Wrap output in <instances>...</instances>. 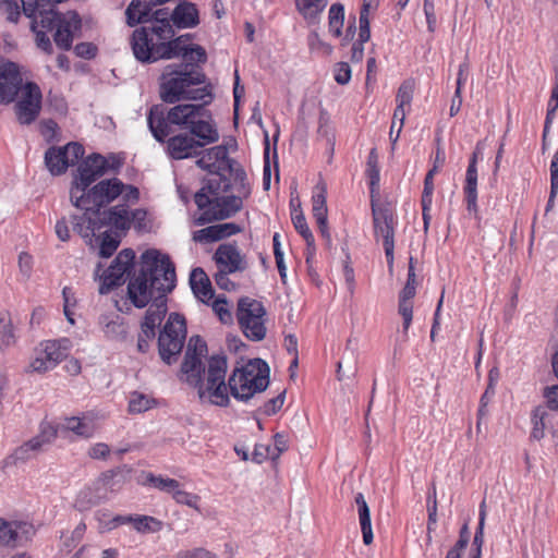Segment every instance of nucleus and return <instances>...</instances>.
<instances>
[{"label":"nucleus","mask_w":558,"mask_h":558,"mask_svg":"<svg viewBox=\"0 0 558 558\" xmlns=\"http://www.w3.org/2000/svg\"><path fill=\"white\" fill-rule=\"evenodd\" d=\"M151 8L142 0H132L125 11L126 22L130 26L140 23H149L134 31L131 47L136 60L145 63L174 57H189L198 62L206 60L205 50L199 47H189L183 44L182 37L173 39L174 29L169 21L166 9L156 10L150 16Z\"/></svg>","instance_id":"1"},{"label":"nucleus","mask_w":558,"mask_h":558,"mask_svg":"<svg viewBox=\"0 0 558 558\" xmlns=\"http://www.w3.org/2000/svg\"><path fill=\"white\" fill-rule=\"evenodd\" d=\"M227 170L230 171L232 184L226 177L215 175L195 194L194 201L201 211L195 218L197 225L232 217L241 210L243 199L250 196L251 184L244 169L231 163Z\"/></svg>","instance_id":"2"},{"label":"nucleus","mask_w":558,"mask_h":558,"mask_svg":"<svg viewBox=\"0 0 558 558\" xmlns=\"http://www.w3.org/2000/svg\"><path fill=\"white\" fill-rule=\"evenodd\" d=\"M175 286L174 266L160 251L150 248L141 256V268L128 284V299L137 308L151 311L162 305L167 314V294Z\"/></svg>","instance_id":"3"},{"label":"nucleus","mask_w":558,"mask_h":558,"mask_svg":"<svg viewBox=\"0 0 558 558\" xmlns=\"http://www.w3.org/2000/svg\"><path fill=\"white\" fill-rule=\"evenodd\" d=\"M121 197L124 203H136L140 198L138 189L124 184L121 180L113 178L98 182L85 192L83 205H74L83 210L81 215L72 216L73 229L84 240L93 242V235L101 219L100 208Z\"/></svg>","instance_id":"4"},{"label":"nucleus","mask_w":558,"mask_h":558,"mask_svg":"<svg viewBox=\"0 0 558 558\" xmlns=\"http://www.w3.org/2000/svg\"><path fill=\"white\" fill-rule=\"evenodd\" d=\"M204 83V75L197 71L184 70L175 71L172 66L162 75L160 85V97L163 101L174 104L183 99L204 100L207 94L206 88L201 85Z\"/></svg>","instance_id":"5"},{"label":"nucleus","mask_w":558,"mask_h":558,"mask_svg":"<svg viewBox=\"0 0 558 558\" xmlns=\"http://www.w3.org/2000/svg\"><path fill=\"white\" fill-rule=\"evenodd\" d=\"M207 111L204 105H178L171 108L165 117L158 107H153L149 110L147 122L153 136L158 142H165V138L171 133L170 124L183 126L190 131Z\"/></svg>","instance_id":"6"},{"label":"nucleus","mask_w":558,"mask_h":558,"mask_svg":"<svg viewBox=\"0 0 558 558\" xmlns=\"http://www.w3.org/2000/svg\"><path fill=\"white\" fill-rule=\"evenodd\" d=\"M269 384V367L260 359H253L235 367L229 377L230 393L240 401H247L264 391Z\"/></svg>","instance_id":"7"},{"label":"nucleus","mask_w":558,"mask_h":558,"mask_svg":"<svg viewBox=\"0 0 558 558\" xmlns=\"http://www.w3.org/2000/svg\"><path fill=\"white\" fill-rule=\"evenodd\" d=\"M227 359L223 355L211 356L205 375L194 387L202 403L226 408L230 403L229 386L226 383Z\"/></svg>","instance_id":"8"},{"label":"nucleus","mask_w":558,"mask_h":558,"mask_svg":"<svg viewBox=\"0 0 558 558\" xmlns=\"http://www.w3.org/2000/svg\"><path fill=\"white\" fill-rule=\"evenodd\" d=\"M120 162L114 157L106 158L99 154H93L85 158L78 166L70 190L72 205H83V196L89 186L107 170L119 167Z\"/></svg>","instance_id":"9"},{"label":"nucleus","mask_w":558,"mask_h":558,"mask_svg":"<svg viewBox=\"0 0 558 558\" xmlns=\"http://www.w3.org/2000/svg\"><path fill=\"white\" fill-rule=\"evenodd\" d=\"M186 337L185 319L178 313H171L158 336L159 356L168 365L177 362Z\"/></svg>","instance_id":"10"},{"label":"nucleus","mask_w":558,"mask_h":558,"mask_svg":"<svg viewBox=\"0 0 558 558\" xmlns=\"http://www.w3.org/2000/svg\"><path fill=\"white\" fill-rule=\"evenodd\" d=\"M238 320L243 333L253 341H260L266 336L263 304L254 299L243 298L238 304Z\"/></svg>","instance_id":"11"},{"label":"nucleus","mask_w":558,"mask_h":558,"mask_svg":"<svg viewBox=\"0 0 558 558\" xmlns=\"http://www.w3.org/2000/svg\"><path fill=\"white\" fill-rule=\"evenodd\" d=\"M70 344L71 342L66 338L41 342L34 351L28 366L29 371L41 374L53 369L66 357Z\"/></svg>","instance_id":"12"},{"label":"nucleus","mask_w":558,"mask_h":558,"mask_svg":"<svg viewBox=\"0 0 558 558\" xmlns=\"http://www.w3.org/2000/svg\"><path fill=\"white\" fill-rule=\"evenodd\" d=\"M84 147L78 143H69L61 147H50L45 153V165L52 175H60L70 166L75 165L84 155Z\"/></svg>","instance_id":"13"},{"label":"nucleus","mask_w":558,"mask_h":558,"mask_svg":"<svg viewBox=\"0 0 558 558\" xmlns=\"http://www.w3.org/2000/svg\"><path fill=\"white\" fill-rule=\"evenodd\" d=\"M374 232L377 240L383 241L385 255L389 266L393 264L395 227L393 213L386 207H373Z\"/></svg>","instance_id":"14"},{"label":"nucleus","mask_w":558,"mask_h":558,"mask_svg":"<svg viewBox=\"0 0 558 558\" xmlns=\"http://www.w3.org/2000/svg\"><path fill=\"white\" fill-rule=\"evenodd\" d=\"M134 258L135 253L130 248L122 250L117 255L112 264L101 275H99L100 294L109 293L114 287L120 286L124 281V275L133 265Z\"/></svg>","instance_id":"15"},{"label":"nucleus","mask_w":558,"mask_h":558,"mask_svg":"<svg viewBox=\"0 0 558 558\" xmlns=\"http://www.w3.org/2000/svg\"><path fill=\"white\" fill-rule=\"evenodd\" d=\"M19 93L20 98L15 105L17 120L22 124H31L41 109V90L37 84L27 82Z\"/></svg>","instance_id":"16"},{"label":"nucleus","mask_w":558,"mask_h":558,"mask_svg":"<svg viewBox=\"0 0 558 558\" xmlns=\"http://www.w3.org/2000/svg\"><path fill=\"white\" fill-rule=\"evenodd\" d=\"M35 535L33 524L0 518V546L15 548L26 545Z\"/></svg>","instance_id":"17"},{"label":"nucleus","mask_w":558,"mask_h":558,"mask_svg":"<svg viewBox=\"0 0 558 558\" xmlns=\"http://www.w3.org/2000/svg\"><path fill=\"white\" fill-rule=\"evenodd\" d=\"M21 68L11 61L0 65V104H11L23 87Z\"/></svg>","instance_id":"18"},{"label":"nucleus","mask_w":558,"mask_h":558,"mask_svg":"<svg viewBox=\"0 0 558 558\" xmlns=\"http://www.w3.org/2000/svg\"><path fill=\"white\" fill-rule=\"evenodd\" d=\"M214 259L218 269L225 271L239 272L247 268L245 256L234 244H220L214 254Z\"/></svg>","instance_id":"19"},{"label":"nucleus","mask_w":558,"mask_h":558,"mask_svg":"<svg viewBox=\"0 0 558 558\" xmlns=\"http://www.w3.org/2000/svg\"><path fill=\"white\" fill-rule=\"evenodd\" d=\"M234 161L228 157V148L226 145H217L205 149L196 161V165L216 175L227 170Z\"/></svg>","instance_id":"20"},{"label":"nucleus","mask_w":558,"mask_h":558,"mask_svg":"<svg viewBox=\"0 0 558 558\" xmlns=\"http://www.w3.org/2000/svg\"><path fill=\"white\" fill-rule=\"evenodd\" d=\"M165 318V310L162 305H156L151 311H146L141 324V333L138 335L137 349L142 353H146L149 349V342L156 336V328L160 326Z\"/></svg>","instance_id":"21"},{"label":"nucleus","mask_w":558,"mask_h":558,"mask_svg":"<svg viewBox=\"0 0 558 558\" xmlns=\"http://www.w3.org/2000/svg\"><path fill=\"white\" fill-rule=\"evenodd\" d=\"M99 420L97 414L88 412L82 416L66 417L59 428L81 438H90L100 427Z\"/></svg>","instance_id":"22"},{"label":"nucleus","mask_w":558,"mask_h":558,"mask_svg":"<svg viewBox=\"0 0 558 558\" xmlns=\"http://www.w3.org/2000/svg\"><path fill=\"white\" fill-rule=\"evenodd\" d=\"M104 227L101 219L98 221V228L95 230L93 235V242H85L93 248H98V254L101 257H110L118 248L121 243L122 234L118 231L108 230L100 232Z\"/></svg>","instance_id":"23"},{"label":"nucleus","mask_w":558,"mask_h":558,"mask_svg":"<svg viewBox=\"0 0 558 558\" xmlns=\"http://www.w3.org/2000/svg\"><path fill=\"white\" fill-rule=\"evenodd\" d=\"M195 138L196 145L201 148L218 142L219 131L209 111L197 120V123L189 131Z\"/></svg>","instance_id":"24"},{"label":"nucleus","mask_w":558,"mask_h":558,"mask_svg":"<svg viewBox=\"0 0 558 558\" xmlns=\"http://www.w3.org/2000/svg\"><path fill=\"white\" fill-rule=\"evenodd\" d=\"M327 190L324 183H318L313 191L312 195V213L315 218L318 229L324 238L329 239L328 230V209L326 202Z\"/></svg>","instance_id":"25"},{"label":"nucleus","mask_w":558,"mask_h":558,"mask_svg":"<svg viewBox=\"0 0 558 558\" xmlns=\"http://www.w3.org/2000/svg\"><path fill=\"white\" fill-rule=\"evenodd\" d=\"M198 149L195 138L186 133L171 136L167 141V153L172 159L181 160L193 157Z\"/></svg>","instance_id":"26"},{"label":"nucleus","mask_w":558,"mask_h":558,"mask_svg":"<svg viewBox=\"0 0 558 558\" xmlns=\"http://www.w3.org/2000/svg\"><path fill=\"white\" fill-rule=\"evenodd\" d=\"M81 20L78 15L74 12H68L59 21L57 27L54 28V43L57 46L63 50H68L72 46L73 41V32L80 27Z\"/></svg>","instance_id":"27"},{"label":"nucleus","mask_w":558,"mask_h":558,"mask_svg":"<svg viewBox=\"0 0 558 558\" xmlns=\"http://www.w3.org/2000/svg\"><path fill=\"white\" fill-rule=\"evenodd\" d=\"M126 204L113 206L108 211L101 213V222L109 227L108 230L123 234L131 228V217Z\"/></svg>","instance_id":"28"},{"label":"nucleus","mask_w":558,"mask_h":558,"mask_svg":"<svg viewBox=\"0 0 558 558\" xmlns=\"http://www.w3.org/2000/svg\"><path fill=\"white\" fill-rule=\"evenodd\" d=\"M99 325L108 339L123 340L128 335V326L118 314H105L99 318Z\"/></svg>","instance_id":"29"},{"label":"nucleus","mask_w":558,"mask_h":558,"mask_svg":"<svg viewBox=\"0 0 558 558\" xmlns=\"http://www.w3.org/2000/svg\"><path fill=\"white\" fill-rule=\"evenodd\" d=\"M190 284L195 296L203 303H209L214 298V290L206 272L202 268H195L190 276Z\"/></svg>","instance_id":"30"},{"label":"nucleus","mask_w":558,"mask_h":558,"mask_svg":"<svg viewBox=\"0 0 558 558\" xmlns=\"http://www.w3.org/2000/svg\"><path fill=\"white\" fill-rule=\"evenodd\" d=\"M169 21L179 28L194 27L198 23L197 9L192 3H181L169 14Z\"/></svg>","instance_id":"31"},{"label":"nucleus","mask_w":558,"mask_h":558,"mask_svg":"<svg viewBox=\"0 0 558 558\" xmlns=\"http://www.w3.org/2000/svg\"><path fill=\"white\" fill-rule=\"evenodd\" d=\"M207 369H205L202 359L192 353H185L184 361L181 366V379L193 386L198 383Z\"/></svg>","instance_id":"32"},{"label":"nucleus","mask_w":558,"mask_h":558,"mask_svg":"<svg viewBox=\"0 0 558 558\" xmlns=\"http://www.w3.org/2000/svg\"><path fill=\"white\" fill-rule=\"evenodd\" d=\"M355 505L357 508L359 522L361 525V532L363 535V542L365 545H369L373 542V530L371 522V512L368 505L362 493H357L354 497Z\"/></svg>","instance_id":"33"},{"label":"nucleus","mask_w":558,"mask_h":558,"mask_svg":"<svg viewBox=\"0 0 558 558\" xmlns=\"http://www.w3.org/2000/svg\"><path fill=\"white\" fill-rule=\"evenodd\" d=\"M290 207L291 219L295 230L302 235L308 246H314V235L307 226L299 198H291Z\"/></svg>","instance_id":"34"},{"label":"nucleus","mask_w":558,"mask_h":558,"mask_svg":"<svg viewBox=\"0 0 558 558\" xmlns=\"http://www.w3.org/2000/svg\"><path fill=\"white\" fill-rule=\"evenodd\" d=\"M63 16L64 14H60L52 9L37 10L33 16H29L32 19V29L33 32H37V29L53 31Z\"/></svg>","instance_id":"35"},{"label":"nucleus","mask_w":558,"mask_h":558,"mask_svg":"<svg viewBox=\"0 0 558 558\" xmlns=\"http://www.w3.org/2000/svg\"><path fill=\"white\" fill-rule=\"evenodd\" d=\"M100 534L111 532L120 525L128 524V515L112 514L107 509H99L94 514Z\"/></svg>","instance_id":"36"},{"label":"nucleus","mask_w":558,"mask_h":558,"mask_svg":"<svg viewBox=\"0 0 558 558\" xmlns=\"http://www.w3.org/2000/svg\"><path fill=\"white\" fill-rule=\"evenodd\" d=\"M464 195L466 209L475 211L477 207V167L469 165L465 173Z\"/></svg>","instance_id":"37"},{"label":"nucleus","mask_w":558,"mask_h":558,"mask_svg":"<svg viewBox=\"0 0 558 558\" xmlns=\"http://www.w3.org/2000/svg\"><path fill=\"white\" fill-rule=\"evenodd\" d=\"M128 524L141 534L157 533L162 529V522L150 515H128Z\"/></svg>","instance_id":"38"},{"label":"nucleus","mask_w":558,"mask_h":558,"mask_svg":"<svg viewBox=\"0 0 558 558\" xmlns=\"http://www.w3.org/2000/svg\"><path fill=\"white\" fill-rule=\"evenodd\" d=\"M145 485H149L153 488H156L160 492L170 494L172 497L174 492L180 487V483L174 480L162 475H155L153 473H147L145 475Z\"/></svg>","instance_id":"39"},{"label":"nucleus","mask_w":558,"mask_h":558,"mask_svg":"<svg viewBox=\"0 0 558 558\" xmlns=\"http://www.w3.org/2000/svg\"><path fill=\"white\" fill-rule=\"evenodd\" d=\"M156 405V400L149 395L133 391L129 396V411L133 414H140L153 409Z\"/></svg>","instance_id":"40"},{"label":"nucleus","mask_w":558,"mask_h":558,"mask_svg":"<svg viewBox=\"0 0 558 558\" xmlns=\"http://www.w3.org/2000/svg\"><path fill=\"white\" fill-rule=\"evenodd\" d=\"M101 498L102 495L99 493L98 486L85 487L78 493L75 499V507L80 511H86L97 505Z\"/></svg>","instance_id":"41"},{"label":"nucleus","mask_w":558,"mask_h":558,"mask_svg":"<svg viewBox=\"0 0 558 558\" xmlns=\"http://www.w3.org/2000/svg\"><path fill=\"white\" fill-rule=\"evenodd\" d=\"M344 22V8L340 3H333L328 12V26L329 32L335 36L339 37L342 34V27Z\"/></svg>","instance_id":"42"},{"label":"nucleus","mask_w":558,"mask_h":558,"mask_svg":"<svg viewBox=\"0 0 558 558\" xmlns=\"http://www.w3.org/2000/svg\"><path fill=\"white\" fill-rule=\"evenodd\" d=\"M327 0H296V7L307 20H315L325 9Z\"/></svg>","instance_id":"43"},{"label":"nucleus","mask_w":558,"mask_h":558,"mask_svg":"<svg viewBox=\"0 0 558 558\" xmlns=\"http://www.w3.org/2000/svg\"><path fill=\"white\" fill-rule=\"evenodd\" d=\"M39 450H40L39 438H32L28 441L24 442L19 448H16L14 450V452L12 453L11 458L14 461H25V460L31 459Z\"/></svg>","instance_id":"44"},{"label":"nucleus","mask_w":558,"mask_h":558,"mask_svg":"<svg viewBox=\"0 0 558 558\" xmlns=\"http://www.w3.org/2000/svg\"><path fill=\"white\" fill-rule=\"evenodd\" d=\"M398 313L402 317V331L408 335V330L413 319L412 299H403L399 296Z\"/></svg>","instance_id":"45"},{"label":"nucleus","mask_w":558,"mask_h":558,"mask_svg":"<svg viewBox=\"0 0 558 558\" xmlns=\"http://www.w3.org/2000/svg\"><path fill=\"white\" fill-rule=\"evenodd\" d=\"M63 296V313L66 317V320L71 324H75V307H76V298L71 288L64 287L62 290Z\"/></svg>","instance_id":"46"},{"label":"nucleus","mask_w":558,"mask_h":558,"mask_svg":"<svg viewBox=\"0 0 558 558\" xmlns=\"http://www.w3.org/2000/svg\"><path fill=\"white\" fill-rule=\"evenodd\" d=\"M366 175L369 179L371 187L374 189L379 183V166H378V154L375 148L369 151L366 162Z\"/></svg>","instance_id":"47"},{"label":"nucleus","mask_w":558,"mask_h":558,"mask_svg":"<svg viewBox=\"0 0 558 558\" xmlns=\"http://www.w3.org/2000/svg\"><path fill=\"white\" fill-rule=\"evenodd\" d=\"M15 342L11 320L7 316L0 317V349L4 350Z\"/></svg>","instance_id":"48"},{"label":"nucleus","mask_w":558,"mask_h":558,"mask_svg":"<svg viewBox=\"0 0 558 558\" xmlns=\"http://www.w3.org/2000/svg\"><path fill=\"white\" fill-rule=\"evenodd\" d=\"M414 83L412 81H405L401 84L397 93V107L409 108L413 98Z\"/></svg>","instance_id":"49"},{"label":"nucleus","mask_w":558,"mask_h":558,"mask_svg":"<svg viewBox=\"0 0 558 558\" xmlns=\"http://www.w3.org/2000/svg\"><path fill=\"white\" fill-rule=\"evenodd\" d=\"M222 239L219 223L203 228L194 233V240L197 242L209 243Z\"/></svg>","instance_id":"50"},{"label":"nucleus","mask_w":558,"mask_h":558,"mask_svg":"<svg viewBox=\"0 0 558 558\" xmlns=\"http://www.w3.org/2000/svg\"><path fill=\"white\" fill-rule=\"evenodd\" d=\"M369 4L363 2V7L360 12L359 17V38L361 41H368L371 38V28H369Z\"/></svg>","instance_id":"51"},{"label":"nucleus","mask_w":558,"mask_h":558,"mask_svg":"<svg viewBox=\"0 0 558 558\" xmlns=\"http://www.w3.org/2000/svg\"><path fill=\"white\" fill-rule=\"evenodd\" d=\"M307 45L312 52L319 53L322 56H329L332 51V47L324 41L316 32H312L308 35Z\"/></svg>","instance_id":"52"},{"label":"nucleus","mask_w":558,"mask_h":558,"mask_svg":"<svg viewBox=\"0 0 558 558\" xmlns=\"http://www.w3.org/2000/svg\"><path fill=\"white\" fill-rule=\"evenodd\" d=\"M178 504L185 505L199 511V496L189 493L182 488V485L174 492L172 497Z\"/></svg>","instance_id":"53"},{"label":"nucleus","mask_w":558,"mask_h":558,"mask_svg":"<svg viewBox=\"0 0 558 558\" xmlns=\"http://www.w3.org/2000/svg\"><path fill=\"white\" fill-rule=\"evenodd\" d=\"M417 279L414 271V266L412 263V258L410 259L409 270H408V279L404 288L400 292L399 296L403 299H412L416 294Z\"/></svg>","instance_id":"54"},{"label":"nucleus","mask_w":558,"mask_h":558,"mask_svg":"<svg viewBox=\"0 0 558 558\" xmlns=\"http://www.w3.org/2000/svg\"><path fill=\"white\" fill-rule=\"evenodd\" d=\"M405 117H407V109L396 107L395 112H393L392 124H391V129H390V140L392 141V143H396L397 140L399 138Z\"/></svg>","instance_id":"55"},{"label":"nucleus","mask_w":558,"mask_h":558,"mask_svg":"<svg viewBox=\"0 0 558 558\" xmlns=\"http://www.w3.org/2000/svg\"><path fill=\"white\" fill-rule=\"evenodd\" d=\"M544 415H545V412L541 411L539 409H535L533 411V414H532L533 428H532L531 436L534 439H542L544 437V429H545Z\"/></svg>","instance_id":"56"},{"label":"nucleus","mask_w":558,"mask_h":558,"mask_svg":"<svg viewBox=\"0 0 558 558\" xmlns=\"http://www.w3.org/2000/svg\"><path fill=\"white\" fill-rule=\"evenodd\" d=\"M58 429L49 422H43L40 424L39 434L35 438L40 440V449L50 444L57 436Z\"/></svg>","instance_id":"57"},{"label":"nucleus","mask_w":558,"mask_h":558,"mask_svg":"<svg viewBox=\"0 0 558 558\" xmlns=\"http://www.w3.org/2000/svg\"><path fill=\"white\" fill-rule=\"evenodd\" d=\"M185 353H192L199 359H203L207 353V344L199 336L191 337L187 343Z\"/></svg>","instance_id":"58"},{"label":"nucleus","mask_w":558,"mask_h":558,"mask_svg":"<svg viewBox=\"0 0 558 558\" xmlns=\"http://www.w3.org/2000/svg\"><path fill=\"white\" fill-rule=\"evenodd\" d=\"M272 241H274V255H275L277 268H278L281 279L284 280V278L287 277V267H286L284 259H283V253L280 247L278 233H275Z\"/></svg>","instance_id":"59"},{"label":"nucleus","mask_w":558,"mask_h":558,"mask_svg":"<svg viewBox=\"0 0 558 558\" xmlns=\"http://www.w3.org/2000/svg\"><path fill=\"white\" fill-rule=\"evenodd\" d=\"M213 310L218 315L219 319L222 323H228L231 320L232 316L229 310V304L225 298H217L213 302Z\"/></svg>","instance_id":"60"},{"label":"nucleus","mask_w":558,"mask_h":558,"mask_svg":"<svg viewBox=\"0 0 558 558\" xmlns=\"http://www.w3.org/2000/svg\"><path fill=\"white\" fill-rule=\"evenodd\" d=\"M335 81L340 85H345L351 80V68L347 62H338L333 69Z\"/></svg>","instance_id":"61"},{"label":"nucleus","mask_w":558,"mask_h":558,"mask_svg":"<svg viewBox=\"0 0 558 558\" xmlns=\"http://www.w3.org/2000/svg\"><path fill=\"white\" fill-rule=\"evenodd\" d=\"M1 8L7 13L10 22H17L21 14L19 0H3L1 2Z\"/></svg>","instance_id":"62"},{"label":"nucleus","mask_w":558,"mask_h":558,"mask_svg":"<svg viewBox=\"0 0 558 558\" xmlns=\"http://www.w3.org/2000/svg\"><path fill=\"white\" fill-rule=\"evenodd\" d=\"M19 269L24 279H29L33 269V257L28 253H20Z\"/></svg>","instance_id":"63"},{"label":"nucleus","mask_w":558,"mask_h":558,"mask_svg":"<svg viewBox=\"0 0 558 558\" xmlns=\"http://www.w3.org/2000/svg\"><path fill=\"white\" fill-rule=\"evenodd\" d=\"M544 398L546 399L547 407L558 412V385L546 387Z\"/></svg>","instance_id":"64"}]
</instances>
